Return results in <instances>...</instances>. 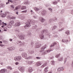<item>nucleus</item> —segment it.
<instances>
[{
    "instance_id": "nucleus-45",
    "label": "nucleus",
    "mask_w": 73,
    "mask_h": 73,
    "mask_svg": "<svg viewBox=\"0 0 73 73\" xmlns=\"http://www.w3.org/2000/svg\"><path fill=\"white\" fill-rule=\"evenodd\" d=\"M26 6H23L22 8H21V9H26Z\"/></svg>"
},
{
    "instance_id": "nucleus-8",
    "label": "nucleus",
    "mask_w": 73,
    "mask_h": 73,
    "mask_svg": "<svg viewBox=\"0 0 73 73\" xmlns=\"http://www.w3.org/2000/svg\"><path fill=\"white\" fill-rule=\"evenodd\" d=\"M41 46V44L38 43H36L35 44V48H38Z\"/></svg>"
},
{
    "instance_id": "nucleus-27",
    "label": "nucleus",
    "mask_w": 73,
    "mask_h": 73,
    "mask_svg": "<svg viewBox=\"0 0 73 73\" xmlns=\"http://www.w3.org/2000/svg\"><path fill=\"white\" fill-rule=\"evenodd\" d=\"M7 27L8 28H11L12 27V25L11 24H9L7 25Z\"/></svg>"
},
{
    "instance_id": "nucleus-34",
    "label": "nucleus",
    "mask_w": 73,
    "mask_h": 73,
    "mask_svg": "<svg viewBox=\"0 0 73 73\" xmlns=\"http://www.w3.org/2000/svg\"><path fill=\"white\" fill-rule=\"evenodd\" d=\"M14 23V21H11L9 22V24H11V25L13 24Z\"/></svg>"
},
{
    "instance_id": "nucleus-49",
    "label": "nucleus",
    "mask_w": 73,
    "mask_h": 73,
    "mask_svg": "<svg viewBox=\"0 0 73 73\" xmlns=\"http://www.w3.org/2000/svg\"><path fill=\"white\" fill-rule=\"evenodd\" d=\"M22 13H27V10H26L25 11H23L21 12Z\"/></svg>"
},
{
    "instance_id": "nucleus-63",
    "label": "nucleus",
    "mask_w": 73,
    "mask_h": 73,
    "mask_svg": "<svg viewBox=\"0 0 73 73\" xmlns=\"http://www.w3.org/2000/svg\"><path fill=\"white\" fill-rule=\"evenodd\" d=\"M16 19L15 17H11V19Z\"/></svg>"
},
{
    "instance_id": "nucleus-64",
    "label": "nucleus",
    "mask_w": 73,
    "mask_h": 73,
    "mask_svg": "<svg viewBox=\"0 0 73 73\" xmlns=\"http://www.w3.org/2000/svg\"><path fill=\"white\" fill-rule=\"evenodd\" d=\"M19 64V63L18 62H16V63H15V65H18Z\"/></svg>"
},
{
    "instance_id": "nucleus-18",
    "label": "nucleus",
    "mask_w": 73,
    "mask_h": 73,
    "mask_svg": "<svg viewBox=\"0 0 73 73\" xmlns=\"http://www.w3.org/2000/svg\"><path fill=\"white\" fill-rule=\"evenodd\" d=\"M28 53L30 54H32L34 53V51L32 50H29L28 52Z\"/></svg>"
},
{
    "instance_id": "nucleus-1",
    "label": "nucleus",
    "mask_w": 73,
    "mask_h": 73,
    "mask_svg": "<svg viewBox=\"0 0 73 73\" xmlns=\"http://www.w3.org/2000/svg\"><path fill=\"white\" fill-rule=\"evenodd\" d=\"M35 23V21L34 20H31L30 19L28 20V21L26 23V25L24 27L25 29H28L31 27V24H34Z\"/></svg>"
},
{
    "instance_id": "nucleus-54",
    "label": "nucleus",
    "mask_w": 73,
    "mask_h": 73,
    "mask_svg": "<svg viewBox=\"0 0 73 73\" xmlns=\"http://www.w3.org/2000/svg\"><path fill=\"white\" fill-rule=\"evenodd\" d=\"M38 73H42V70H40L38 72Z\"/></svg>"
},
{
    "instance_id": "nucleus-40",
    "label": "nucleus",
    "mask_w": 73,
    "mask_h": 73,
    "mask_svg": "<svg viewBox=\"0 0 73 73\" xmlns=\"http://www.w3.org/2000/svg\"><path fill=\"white\" fill-rule=\"evenodd\" d=\"M18 61H20L21 59V57L20 56H17Z\"/></svg>"
},
{
    "instance_id": "nucleus-36",
    "label": "nucleus",
    "mask_w": 73,
    "mask_h": 73,
    "mask_svg": "<svg viewBox=\"0 0 73 73\" xmlns=\"http://www.w3.org/2000/svg\"><path fill=\"white\" fill-rule=\"evenodd\" d=\"M51 63L52 65H54V64H55V62H54V61H52L51 62Z\"/></svg>"
},
{
    "instance_id": "nucleus-44",
    "label": "nucleus",
    "mask_w": 73,
    "mask_h": 73,
    "mask_svg": "<svg viewBox=\"0 0 73 73\" xmlns=\"http://www.w3.org/2000/svg\"><path fill=\"white\" fill-rule=\"evenodd\" d=\"M53 21H57V18L56 17H54V18Z\"/></svg>"
},
{
    "instance_id": "nucleus-22",
    "label": "nucleus",
    "mask_w": 73,
    "mask_h": 73,
    "mask_svg": "<svg viewBox=\"0 0 73 73\" xmlns=\"http://www.w3.org/2000/svg\"><path fill=\"white\" fill-rule=\"evenodd\" d=\"M34 9L36 12H37V11H38L40 10V9L39 7H35L34 8Z\"/></svg>"
},
{
    "instance_id": "nucleus-9",
    "label": "nucleus",
    "mask_w": 73,
    "mask_h": 73,
    "mask_svg": "<svg viewBox=\"0 0 73 73\" xmlns=\"http://www.w3.org/2000/svg\"><path fill=\"white\" fill-rule=\"evenodd\" d=\"M0 72L1 73H6L7 72V70L5 69H2Z\"/></svg>"
},
{
    "instance_id": "nucleus-20",
    "label": "nucleus",
    "mask_w": 73,
    "mask_h": 73,
    "mask_svg": "<svg viewBox=\"0 0 73 73\" xmlns=\"http://www.w3.org/2000/svg\"><path fill=\"white\" fill-rule=\"evenodd\" d=\"M57 28V26H53V27H51V30H52V31H54V29H56Z\"/></svg>"
},
{
    "instance_id": "nucleus-60",
    "label": "nucleus",
    "mask_w": 73,
    "mask_h": 73,
    "mask_svg": "<svg viewBox=\"0 0 73 73\" xmlns=\"http://www.w3.org/2000/svg\"><path fill=\"white\" fill-rule=\"evenodd\" d=\"M9 0V2H10V3H13V1H12V0Z\"/></svg>"
},
{
    "instance_id": "nucleus-46",
    "label": "nucleus",
    "mask_w": 73,
    "mask_h": 73,
    "mask_svg": "<svg viewBox=\"0 0 73 73\" xmlns=\"http://www.w3.org/2000/svg\"><path fill=\"white\" fill-rule=\"evenodd\" d=\"M1 8H4L5 7V5H4L2 4H1Z\"/></svg>"
},
{
    "instance_id": "nucleus-11",
    "label": "nucleus",
    "mask_w": 73,
    "mask_h": 73,
    "mask_svg": "<svg viewBox=\"0 0 73 73\" xmlns=\"http://www.w3.org/2000/svg\"><path fill=\"white\" fill-rule=\"evenodd\" d=\"M58 24L59 28H62L63 27V23L59 22Z\"/></svg>"
},
{
    "instance_id": "nucleus-47",
    "label": "nucleus",
    "mask_w": 73,
    "mask_h": 73,
    "mask_svg": "<svg viewBox=\"0 0 73 73\" xmlns=\"http://www.w3.org/2000/svg\"><path fill=\"white\" fill-rule=\"evenodd\" d=\"M7 69H9L10 70H12V68L11 66H8L7 67Z\"/></svg>"
},
{
    "instance_id": "nucleus-51",
    "label": "nucleus",
    "mask_w": 73,
    "mask_h": 73,
    "mask_svg": "<svg viewBox=\"0 0 73 73\" xmlns=\"http://www.w3.org/2000/svg\"><path fill=\"white\" fill-rule=\"evenodd\" d=\"M0 55H1V56H5V53H3L1 54H0Z\"/></svg>"
},
{
    "instance_id": "nucleus-53",
    "label": "nucleus",
    "mask_w": 73,
    "mask_h": 73,
    "mask_svg": "<svg viewBox=\"0 0 73 73\" xmlns=\"http://www.w3.org/2000/svg\"><path fill=\"white\" fill-rule=\"evenodd\" d=\"M41 58L39 57H36V59H37V60H40V59H41Z\"/></svg>"
},
{
    "instance_id": "nucleus-4",
    "label": "nucleus",
    "mask_w": 73,
    "mask_h": 73,
    "mask_svg": "<svg viewBox=\"0 0 73 73\" xmlns=\"http://www.w3.org/2000/svg\"><path fill=\"white\" fill-rule=\"evenodd\" d=\"M24 44L25 43L24 42H22L20 40H17L15 43V44L16 45H18V46H21L24 45Z\"/></svg>"
},
{
    "instance_id": "nucleus-43",
    "label": "nucleus",
    "mask_w": 73,
    "mask_h": 73,
    "mask_svg": "<svg viewBox=\"0 0 73 73\" xmlns=\"http://www.w3.org/2000/svg\"><path fill=\"white\" fill-rule=\"evenodd\" d=\"M7 19H8L9 20H10V19H12V17H11V16H8L7 17Z\"/></svg>"
},
{
    "instance_id": "nucleus-17",
    "label": "nucleus",
    "mask_w": 73,
    "mask_h": 73,
    "mask_svg": "<svg viewBox=\"0 0 73 73\" xmlns=\"http://www.w3.org/2000/svg\"><path fill=\"white\" fill-rule=\"evenodd\" d=\"M64 70V68L63 67H60L58 68V72H60Z\"/></svg>"
},
{
    "instance_id": "nucleus-31",
    "label": "nucleus",
    "mask_w": 73,
    "mask_h": 73,
    "mask_svg": "<svg viewBox=\"0 0 73 73\" xmlns=\"http://www.w3.org/2000/svg\"><path fill=\"white\" fill-rule=\"evenodd\" d=\"M56 44H57L56 42H54L53 43H52V45L50 46V47L51 48V47H52V46H54L55 45H56Z\"/></svg>"
},
{
    "instance_id": "nucleus-56",
    "label": "nucleus",
    "mask_w": 73,
    "mask_h": 73,
    "mask_svg": "<svg viewBox=\"0 0 73 73\" xmlns=\"http://www.w3.org/2000/svg\"><path fill=\"white\" fill-rule=\"evenodd\" d=\"M11 48H12V49H10V50H14L15 49V48L13 47H12Z\"/></svg>"
},
{
    "instance_id": "nucleus-13",
    "label": "nucleus",
    "mask_w": 73,
    "mask_h": 73,
    "mask_svg": "<svg viewBox=\"0 0 73 73\" xmlns=\"http://www.w3.org/2000/svg\"><path fill=\"white\" fill-rule=\"evenodd\" d=\"M41 64V62L39 61L36 62V66H40Z\"/></svg>"
},
{
    "instance_id": "nucleus-2",
    "label": "nucleus",
    "mask_w": 73,
    "mask_h": 73,
    "mask_svg": "<svg viewBox=\"0 0 73 73\" xmlns=\"http://www.w3.org/2000/svg\"><path fill=\"white\" fill-rule=\"evenodd\" d=\"M41 33L42 34H45L46 36H48V37H50V34L48 32L47 30H43L41 31Z\"/></svg>"
},
{
    "instance_id": "nucleus-58",
    "label": "nucleus",
    "mask_w": 73,
    "mask_h": 73,
    "mask_svg": "<svg viewBox=\"0 0 73 73\" xmlns=\"http://www.w3.org/2000/svg\"><path fill=\"white\" fill-rule=\"evenodd\" d=\"M3 24V25H4L5 26L7 25V23H4V22H2Z\"/></svg>"
},
{
    "instance_id": "nucleus-21",
    "label": "nucleus",
    "mask_w": 73,
    "mask_h": 73,
    "mask_svg": "<svg viewBox=\"0 0 73 73\" xmlns=\"http://www.w3.org/2000/svg\"><path fill=\"white\" fill-rule=\"evenodd\" d=\"M46 11L45 10H43L42 11V16H44V15H45V14H46Z\"/></svg>"
},
{
    "instance_id": "nucleus-59",
    "label": "nucleus",
    "mask_w": 73,
    "mask_h": 73,
    "mask_svg": "<svg viewBox=\"0 0 73 73\" xmlns=\"http://www.w3.org/2000/svg\"><path fill=\"white\" fill-rule=\"evenodd\" d=\"M12 47L10 48H7V49H9V50H10V49H12V48H11Z\"/></svg>"
},
{
    "instance_id": "nucleus-23",
    "label": "nucleus",
    "mask_w": 73,
    "mask_h": 73,
    "mask_svg": "<svg viewBox=\"0 0 73 73\" xmlns=\"http://www.w3.org/2000/svg\"><path fill=\"white\" fill-rule=\"evenodd\" d=\"M28 71L29 73H31L33 71L32 68L30 67L28 70Z\"/></svg>"
},
{
    "instance_id": "nucleus-33",
    "label": "nucleus",
    "mask_w": 73,
    "mask_h": 73,
    "mask_svg": "<svg viewBox=\"0 0 73 73\" xmlns=\"http://www.w3.org/2000/svg\"><path fill=\"white\" fill-rule=\"evenodd\" d=\"M65 33L66 34H67V35H69L70 34V32L69 31H66Z\"/></svg>"
},
{
    "instance_id": "nucleus-42",
    "label": "nucleus",
    "mask_w": 73,
    "mask_h": 73,
    "mask_svg": "<svg viewBox=\"0 0 73 73\" xmlns=\"http://www.w3.org/2000/svg\"><path fill=\"white\" fill-rule=\"evenodd\" d=\"M64 29V27H62L61 29H59L58 31L59 32H61V31H63Z\"/></svg>"
},
{
    "instance_id": "nucleus-57",
    "label": "nucleus",
    "mask_w": 73,
    "mask_h": 73,
    "mask_svg": "<svg viewBox=\"0 0 73 73\" xmlns=\"http://www.w3.org/2000/svg\"><path fill=\"white\" fill-rule=\"evenodd\" d=\"M0 46L1 47H4V45L0 44Z\"/></svg>"
},
{
    "instance_id": "nucleus-19",
    "label": "nucleus",
    "mask_w": 73,
    "mask_h": 73,
    "mask_svg": "<svg viewBox=\"0 0 73 73\" xmlns=\"http://www.w3.org/2000/svg\"><path fill=\"white\" fill-rule=\"evenodd\" d=\"M15 25L16 27H18V26H20V23L19 22H16L15 23Z\"/></svg>"
},
{
    "instance_id": "nucleus-38",
    "label": "nucleus",
    "mask_w": 73,
    "mask_h": 73,
    "mask_svg": "<svg viewBox=\"0 0 73 73\" xmlns=\"http://www.w3.org/2000/svg\"><path fill=\"white\" fill-rule=\"evenodd\" d=\"M34 18L35 19H37V15L36 14H34L33 16Z\"/></svg>"
},
{
    "instance_id": "nucleus-28",
    "label": "nucleus",
    "mask_w": 73,
    "mask_h": 73,
    "mask_svg": "<svg viewBox=\"0 0 73 73\" xmlns=\"http://www.w3.org/2000/svg\"><path fill=\"white\" fill-rule=\"evenodd\" d=\"M6 16H7V13H3L1 15V17H5Z\"/></svg>"
},
{
    "instance_id": "nucleus-50",
    "label": "nucleus",
    "mask_w": 73,
    "mask_h": 73,
    "mask_svg": "<svg viewBox=\"0 0 73 73\" xmlns=\"http://www.w3.org/2000/svg\"><path fill=\"white\" fill-rule=\"evenodd\" d=\"M14 60L15 61H18V58L17 57H15L14 58Z\"/></svg>"
},
{
    "instance_id": "nucleus-26",
    "label": "nucleus",
    "mask_w": 73,
    "mask_h": 73,
    "mask_svg": "<svg viewBox=\"0 0 73 73\" xmlns=\"http://www.w3.org/2000/svg\"><path fill=\"white\" fill-rule=\"evenodd\" d=\"M15 32L17 33L20 32V30L18 29L17 28L15 29Z\"/></svg>"
},
{
    "instance_id": "nucleus-16",
    "label": "nucleus",
    "mask_w": 73,
    "mask_h": 73,
    "mask_svg": "<svg viewBox=\"0 0 73 73\" xmlns=\"http://www.w3.org/2000/svg\"><path fill=\"white\" fill-rule=\"evenodd\" d=\"M19 37L21 40H24L25 38V36H23V35H19Z\"/></svg>"
},
{
    "instance_id": "nucleus-62",
    "label": "nucleus",
    "mask_w": 73,
    "mask_h": 73,
    "mask_svg": "<svg viewBox=\"0 0 73 73\" xmlns=\"http://www.w3.org/2000/svg\"><path fill=\"white\" fill-rule=\"evenodd\" d=\"M66 59L65 58L64 59V64L66 62Z\"/></svg>"
},
{
    "instance_id": "nucleus-52",
    "label": "nucleus",
    "mask_w": 73,
    "mask_h": 73,
    "mask_svg": "<svg viewBox=\"0 0 73 73\" xmlns=\"http://www.w3.org/2000/svg\"><path fill=\"white\" fill-rule=\"evenodd\" d=\"M60 54L56 55L55 56V57H56V58H58V57H59L60 56Z\"/></svg>"
},
{
    "instance_id": "nucleus-5",
    "label": "nucleus",
    "mask_w": 73,
    "mask_h": 73,
    "mask_svg": "<svg viewBox=\"0 0 73 73\" xmlns=\"http://www.w3.org/2000/svg\"><path fill=\"white\" fill-rule=\"evenodd\" d=\"M18 69L22 73H23L24 72V68L23 67L19 66L18 67Z\"/></svg>"
},
{
    "instance_id": "nucleus-48",
    "label": "nucleus",
    "mask_w": 73,
    "mask_h": 73,
    "mask_svg": "<svg viewBox=\"0 0 73 73\" xmlns=\"http://www.w3.org/2000/svg\"><path fill=\"white\" fill-rule=\"evenodd\" d=\"M19 9V8H18V7H15V9L14 10V11H17Z\"/></svg>"
},
{
    "instance_id": "nucleus-10",
    "label": "nucleus",
    "mask_w": 73,
    "mask_h": 73,
    "mask_svg": "<svg viewBox=\"0 0 73 73\" xmlns=\"http://www.w3.org/2000/svg\"><path fill=\"white\" fill-rule=\"evenodd\" d=\"M39 20L42 23H43L44 21H45V19L42 18V17H40L39 18Z\"/></svg>"
},
{
    "instance_id": "nucleus-14",
    "label": "nucleus",
    "mask_w": 73,
    "mask_h": 73,
    "mask_svg": "<svg viewBox=\"0 0 73 73\" xmlns=\"http://www.w3.org/2000/svg\"><path fill=\"white\" fill-rule=\"evenodd\" d=\"M39 37L41 39H44V35L43 34H41L39 35Z\"/></svg>"
},
{
    "instance_id": "nucleus-3",
    "label": "nucleus",
    "mask_w": 73,
    "mask_h": 73,
    "mask_svg": "<svg viewBox=\"0 0 73 73\" xmlns=\"http://www.w3.org/2000/svg\"><path fill=\"white\" fill-rule=\"evenodd\" d=\"M46 48V45H45L43 46L41 48V50L40 51V52L42 53V55H45V54H46V52L45 51H44V49H45Z\"/></svg>"
},
{
    "instance_id": "nucleus-29",
    "label": "nucleus",
    "mask_w": 73,
    "mask_h": 73,
    "mask_svg": "<svg viewBox=\"0 0 73 73\" xmlns=\"http://www.w3.org/2000/svg\"><path fill=\"white\" fill-rule=\"evenodd\" d=\"M33 57L32 56H29L27 58V60L30 59H33Z\"/></svg>"
},
{
    "instance_id": "nucleus-61",
    "label": "nucleus",
    "mask_w": 73,
    "mask_h": 73,
    "mask_svg": "<svg viewBox=\"0 0 73 73\" xmlns=\"http://www.w3.org/2000/svg\"><path fill=\"white\" fill-rule=\"evenodd\" d=\"M31 44L32 45H33V44H34V42H32L31 43Z\"/></svg>"
},
{
    "instance_id": "nucleus-32",
    "label": "nucleus",
    "mask_w": 73,
    "mask_h": 73,
    "mask_svg": "<svg viewBox=\"0 0 73 73\" xmlns=\"http://www.w3.org/2000/svg\"><path fill=\"white\" fill-rule=\"evenodd\" d=\"M37 25H34L33 26V29H36L37 28Z\"/></svg>"
},
{
    "instance_id": "nucleus-15",
    "label": "nucleus",
    "mask_w": 73,
    "mask_h": 73,
    "mask_svg": "<svg viewBox=\"0 0 73 73\" xmlns=\"http://www.w3.org/2000/svg\"><path fill=\"white\" fill-rule=\"evenodd\" d=\"M47 65V63H46V62H45L41 66V68H44V67H45V66H46Z\"/></svg>"
},
{
    "instance_id": "nucleus-39",
    "label": "nucleus",
    "mask_w": 73,
    "mask_h": 73,
    "mask_svg": "<svg viewBox=\"0 0 73 73\" xmlns=\"http://www.w3.org/2000/svg\"><path fill=\"white\" fill-rule=\"evenodd\" d=\"M52 4L53 5H56V4H57V1H55L53 2Z\"/></svg>"
},
{
    "instance_id": "nucleus-24",
    "label": "nucleus",
    "mask_w": 73,
    "mask_h": 73,
    "mask_svg": "<svg viewBox=\"0 0 73 73\" xmlns=\"http://www.w3.org/2000/svg\"><path fill=\"white\" fill-rule=\"evenodd\" d=\"M49 68L48 67H46L44 70V71L45 72H48V69Z\"/></svg>"
},
{
    "instance_id": "nucleus-12",
    "label": "nucleus",
    "mask_w": 73,
    "mask_h": 73,
    "mask_svg": "<svg viewBox=\"0 0 73 73\" xmlns=\"http://www.w3.org/2000/svg\"><path fill=\"white\" fill-rule=\"evenodd\" d=\"M62 42H64L65 44H68L69 41L68 40L62 39Z\"/></svg>"
},
{
    "instance_id": "nucleus-25",
    "label": "nucleus",
    "mask_w": 73,
    "mask_h": 73,
    "mask_svg": "<svg viewBox=\"0 0 73 73\" xmlns=\"http://www.w3.org/2000/svg\"><path fill=\"white\" fill-rule=\"evenodd\" d=\"M25 4H26L27 5H29L30 4L28 0H25Z\"/></svg>"
},
{
    "instance_id": "nucleus-37",
    "label": "nucleus",
    "mask_w": 73,
    "mask_h": 73,
    "mask_svg": "<svg viewBox=\"0 0 73 73\" xmlns=\"http://www.w3.org/2000/svg\"><path fill=\"white\" fill-rule=\"evenodd\" d=\"M63 60V57H61L59 59H58V60L59 61H62Z\"/></svg>"
},
{
    "instance_id": "nucleus-35",
    "label": "nucleus",
    "mask_w": 73,
    "mask_h": 73,
    "mask_svg": "<svg viewBox=\"0 0 73 73\" xmlns=\"http://www.w3.org/2000/svg\"><path fill=\"white\" fill-rule=\"evenodd\" d=\"M51 51H53V50L50 48V49L49 50H47L46 51L47 53H49L50 52H51Z\"/></svg>"
},
{
    "instance_id": "nucleus-30",
    "label": "nucleus",
    "mask_w": 73,
    "mask_h": 73,
    "mask_svg": "<svg viewBox=\"0 0 73 73\" xmlns=\"http://www.w3.org/2000/svg\"><path fill=\"white\" fill-rule=\"evenodd\" d=\"M53 20L52 19H50L49 20V23H53Z\"/></svg>"
},
{
    "instance_id": "nucleus-55",
    "label": "nucleus",
    "mask_w": 73,
    "mask_h": 73,
    "mask_svg": "<svg viewBox=\"0 0 73 73\" xmlns=\"http://www.w3.org/2000/svg\"><path fill=\"white\" fill-rule=\"evenodd\" d=\"M48 10L50 11V12H52V8H49Z\"/></svg>"
},
{
    "instance_id": "nucleus-7",
    "label": "nucleus",
    "mask_w": 73,
    "mask_h": 73,
    "mask_svg": "<svg viewBox=\"0 0 73 73\" xmlns=\"http://www.w3.org/2000/svg\"><path fill=\"white\" fill-rule=\"evenodd\" d=\"M22 56L25 58H27V54L26 52H23L22 54Z\"/></svg>"
},
{
    "instance_id": "nucleus-41",
    "label": "nucleus",
    "mask_w": 73,
    "mask_h": 73,
    "mask_svg": "<svg viewBox=\"0 0 73 73\" xmlns=\"http://www.w3.org/2000/svg\"><path fill=\"white\" fill-rule=\"evenodd\" d=\"M19 51L20 52H24V49L23 48H21L19 49Z\"/></svg>"
},
{
    "instance_id": "nucleus-6",
    "label": "nucleus",
    "mask_w": 73,
    "mask_h": 73,
    "mask_svg": "<svg viewBox=\"0 0 73 73\" xmlns=\"http://www.w3.org/2000/svg\"><path fill=\"white\" fill-rule=\"evenodd\" d=\"M27 64H29V65H31V64H35V62L33 61H29L28 60H27L26 61Z\"/></svg>"
}]
</instances>
